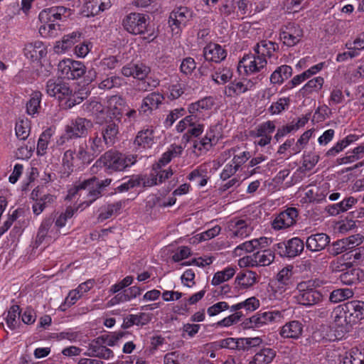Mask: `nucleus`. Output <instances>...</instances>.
<instances>
[{
	"label": "nucleus",
	"instance_id": "obj_1",
	"mask_svg": "<svg viewBox=\"0 0 364 364\" xmlns=\"http://www.w3.org/2000/svg\"><path fill=\"white\" fill-rule=\"evenodd\" d=\"M278 49L279 46L274 42L259 41L253 47L252 51L245 54L240 60L238 70L243 68L246 75L262 73L266 69L267 58H271Z\"/></svg>",
	"mask_w": 364,
	"mask_h": 364
},
{
	"label": "nucleus",
	"instance_id": "obj_2",
	"mask_svg": "<svg viewBox=\"0 0 364 364\" xmlns=\"http://www.w3.org/2000/svg\"><path fill=\"white\" fill-rule=\"evenodd\" d=\"M112 183V179L106 178L98 182L96 177L80 181L70 188L65 197L67 200H73L77 196H83V200L80 208H86L89 207L97 199L102 196V188L108 186Z\"/></svg>",
	"mask_w": 364,
	"mask_h": 364
},
{
	"label": "nucleus",
	"instance_id": "obj_3",
	"mask_svg": "<svg viewBox=\"0 0 364 364\" xmlns=\"http://www.w3.org/2000/svg\"><path fill=\"white\" fill-rule=\"evenodd\" d=\"M136 162V157L132 154H125L114 150H109L95 161V167L105 168L107 173L125 171Z\"/></svg>",
	"mask_w": 364,
	"mask_h": 364
},
{
	"label": "nucleus",
	"instance_id": "obj_4",
	"mask_svg": "<svg viewBox=\"0 0 364 364\" xmlns=\"http://www.w3.org/2000/svg\"><path fill=\"white\" fill-rule=\"evenodd\" d=\"M46 92L57 99L63 109H70L82 101V97L73 93L69 83L62 77L49 79L46 82Z\"/></svg>",
	"mask_w": 364,
	"mask_h": 364
},
{
	"label": "nucleus",
	"instance_id": "obj_5",
	"mask_svg": "<svg viewBox=\"0 0 364 364\" xmlns=\"http://www.w3.org/2000/svg\"><path fill=\"white\" fill-rule=\"evenodd\" d=\"M122 25L132 35H143L147 33V36L144 37L146 42H151L156 38L154 30L149 26V18L146 14L132 12L124 17Z\"/></svg>",
	"mask_w": 364,
	"mask_h": 364
},
{
	"label": "nucleus",
	"instance_id": "obj_6",
	"mask_svg": "<svg viewBox=\"0 0 364 364\" xmlns=\"http://www.w3.org/2000/svg\"><path fill=\"white\" fill-rule=\"evenodd\" d=\"M294 298L299 304L311 306L321 301L323 296L316 289L315 282L307 280L297 284Z\"/></svg>",
	"mask_w": 364,
	"mask_h": 364
},
{
	"label": "nucleus",
	"instance_id": "obj_7",
	"mask_svg": "<svg viewBox=\"0 0 364 364\" xmlns=\"http://www.w3.org/2000/svg\"><path fill=\"white\" fill-rule=\"evenodd\" d=\"M173 173L171 166L166 167L157 160L152 164L149 173L141 178V181L147 187L160 186L170 179Z\"/></svg>",
	"mask_w": 364,
	"mask_h": 364
},
{
	"label": "nucleus",
	"instance_id": "obj_8",
	"mask_svg": "<svg viewBox=\"0 0 364 364\" xmlns=\"http://www.w3.org/2000/svg\"><path fill=\"white\" fill-rule=\"evenodd\" d=\"M216 104L213 96H205L188 105L187 110L197 122L205 121L210 118Z\"/></svg>",
	"mask_w": 364,
	"mask_h": 364
},
{
	"label": "nucleus",
	"instance_id": "obj_9",
	"mask_svg": "<svg viewBox=\"0 0 364 364\" xmlns=\"http://www.w3.org/2000/svg\"><path fill=\"white\" fill-rule=\"evenodd\" d=\"M274 250L267 247L257 250L251 255L244 256L238 259L241 268L265 267L269 265L274 259Z\"/></svg>",
	"mask_w": 364,
	"mask_h": 364
},
{
	"label": "nucleus",
	"instance_id": "obj_10",
	"mask_svg": "<svg viewBox=\"0 0 364 364\" xmlns=\"http://www.w3.org/2000/svg\"><path fill=\"white\" fill-rule=\"evenodd\" d=\"M261 79L258 76L231 81L224 87L223 95L228 98L237 97L248 91L253 90Z\"/></svg>",
	"mask_w": 364,
	"mask_h": 364
},
{
	"label": "nucleus",
	"instance_id": "obj_11",
	"mask_svg": "<svg viewBox=\"0 0 364 364\" xmlns=\"http://www.w3.org/2000/svg\"><path fill=\"white\" fill-rule=\"evenodd\" d=\"M92 126V122L83 117H77L70 119L65 126L64 137L68 140L84 137Z\"/></svg>",
	"mask_w": 364,
	"mask_h": 364
},
{
	"label": "nucleus",
	"instance_id": "obj_12",
	"mask_svg": "<svg viewBox=\"0 0 364 364\" xmlns=\"http://www.w3.org/2000/svg\"><path fill=\"white\" fill-rule=\"evenodd\" d=\"M193 17L192 11L186 6L175 8L169 14L168 25L173 35H178Z\"/></svg>",
	"mask_w": 364,
	"mask_h": 364
},
{
	"label": "nucleus",
	"instance_id": "obj_13",
	"mask_svg": "<svg viewBox=\"0 0 364 364\" xmlns=\"http://www.w3.org/2000/svg\"><path fill=\"white\" fill-rule=\"evenodd\" d=\"M58 69L61 77L69 80L79 79L86 72V67L83 63L70 58L60 61Z\"/></svg>",
	"mask_w": 364,
	"mask_h": 364
},
{
	"label": "nucleus",
	"instance_id": "obj_14",
	"mask_svg": "<svg viewBox=\"0 0 364 364\" xmlns=\"http://www.w3.org/2000/svg\"><path fill=\"white\" fill-rule=\"evenodd\" d=\"M283 317L278 310L257 312L244 322L245 326L250 328H258L271 323L279 321Z\"/></svg>",
	"mask_w": 364,
	"mask_h": 364
},
{
	"label": "nucleus",
	"instance_id": "obj_15",
	"mask_svg": "<svg viewBox=\"0 0 364 364\" xmlns=\"http://www.w3.org/2000/svg\"><path fill=\"white\" fill-rule=\"evenodd\" d=\"M304 241L298 237H294L287 242H279L274 245V251L282 257L294 258L304 251Z\"/></svg>",
	"mask_w": 364,
	"mask_h": 364
},
{
	"label": "nucleus",
	"instance_id": "obj_16",
	"mask_svg": "<svg viewBox=\"0 0 364 364\" xmlns=\"http://www.w3.org/2000/svg\"><path fill=\"white\" fill-rule=\"evenodd\" d=\"M71 15V10L63 6H51L42 10L38 18L41 22L59 23L66 21Z\"/></svg>",
	"mask_w": 364,
	"mask_h": 364
},
{
	"label": "nucleus",
	"instance_id": "obj_17",
	"mask_svg": "<svg viewBox=\"0 0 364 364\" xmlns=\"http://www.w3.org/2000/svg\"><path fill=\"white\" fill-rule=\"evenodd\" d=\"M302 36L303 30L294 23H289L284 26L279 33L280 40L288 47L296 45L301 41Z\"/></svg>",
	"mask_w": 364,
	"mask_h": 364
},
{
	"label": "nucleus",
	"instance_id": "obj_18",
	"mask_svg": "<svg viewBox=\"0 0 364 364\" xmlns=\"http://www.w3.org/2000/svg\"><path fill=\"white\" fill-rule=\"evenodd\" d=\"M298 211L295 208H288L281 212L273 220L272 228L276 230L287 229L296 223Z\"/></svg>",
	"mask_w": 364,
	"mask_h": 364
},
{
	"label": "nucleus",
	"instance_id": "obj_19",
	"mask_svg": "<svg viewBox=\"0 0 364 364\" xmlns=\"http://www.w3.org/2000/svg\"><path fill=\"white\" fill-rule=\"evenodd\" d=\"M304 327L302 321L291 320L279 328V334L284 339L298 340L302 336Z\"/></svg>",
	"mask_w": 364,
	"mask_h": 364
},
{
	"label": "nucleus",
	"instance_id": "obj_20",
	"mask_svg": "<svg viewBox=\"0 0 364 364\" xmlns=\"http://www.w3.org/2000/svg\"><path fill=\"white\" fill-rule=\"evenodd\" d=\"M258 274L251 270L240 272L235 279V287L238 291H247L259 282Z\"/></svg>",
	"mask_w": 364,
	"mask_h": 364
},
{
	"label": "nucleus",
	"instance_id": "obj_21",
	"mask_svg": "<svg viewBox=\"0 0 364 364\" xmlns=\"http://www.w3.org/2000/svg\"><path fill=\"white\" fill-rule=\"evenodd\" d=\"M154 129L147 127L138 132L134 141V146L137 150H146L151 149L155 144Z\"/></svg>",
	"mask_w": 364,
	"mask_h": 364
},
{
	"label": "nucleus",
	"instance_id": "obj_22",
	"mask_svg": "<svg viewBox=\"0 0 364 364\" xmlns=\"http://www.w3.org/2000/svg\"><path fill=\"white\" fill-rule=\"evenodd\" d=\"M60 235V231L54 225V219L48 218L43 220L38 229L36 242L41 244L46 238L50 240L56 239Z\"/></svg>",
	"mask_w": 364,
	"mask_h": 364
},
{
	"label": "nucleus",
	"instance_id": "obj_23",
	"mask_svg": "<svg viewBox=\"0 0 364 364\" xmlns=\"http://www.w3.org/2000/svg\"><path fill=\"white\" fill-rule=\"evenodd\" d=\"M230 236L232 239H243L252 232L250 224L242 219H232L228 225Z\"/></svg>",
	"mask_w": 364,
	"mask_h": 364
},
{
	"label": "nucleus",
	"instance_id": "obj_24",
	"mask_svg": "<svg viewBox=\"0 0 364 364\" xmlns=\"http://www.w3.org/2000/svg\"><path fill=\"white\" fill-rule=\"evenodd\" d=\"M346 269H342L343 272L340 277V281L346 285H353L359 283L364 277V272L360 268L353 267L351 262L346 263Z\"/></svg>",
	"mask_w": 364,
	"mask_h": 364
},
{
	"label": "nucleus",
	"instance_id": "obj_25",
	"mask_svg": "<svg viewBox=\"0 0 364 364\" xmlns=\"http://www.w3.org/2000/svg\"><path fill=\"white\" fill-rule=\"evenodd\" d=\"M348 323L354 324L364 318V301L353 300L343 304Z\"/></svg>",
	"mask_w": 364,
	"mask_h": 364
},
{
	"label": "nucleus",
	"instance_id": "obj_26",
	"mask_svg": "<svg viewBox=\"0 0 364 364\" xmlns=\"http://www.w3.org/2000/svg\"><path fill=\"white\" fill-rule=\"evenodd\" d=\"M203 54L206 61L219 63L225 59L227 51L222 46L210 43L203 48Z\"/></svg>",
	"mask_w": 364,
	"mask_h": 364
},
{
	"label": "nucleus",
	"instance_id": "obj_27",
	"mask_svg": "<svg viewBox=\"0 0 364 364\" xmlns=\"http://www.w3.org/2000/svg\"><path fill=\"white\" fill-rule=\"evenodd\" d=\"M24 55L32 61H39L47 55L46 46L40 41H36L26 45Z\"/></svg>",
	"mask_w": 364,
	"mask_h": 364
},
{
	"label": "nucleus",
	"instance_id": "obj_28",
	"mask_svg": "<svg viewBox=\"0 0 364 364\" xmlns=\"http://www.w3.org/2000/svg\"><path fill=\"white\" fill-rule=\"evenodd\" d=\"M330 243V237L326 233L312 234L306 238L305 245L311 252H320Z\"/></svg>",
	"mask_w": 364,
	"mask_h": 364
},
{
	"label": "nucleus",
	"instance_id": "obj_29",
	"mask_svg": "<svg viewBox=\"0 0 364 364\" xmlns=\"http://www.w3.org/2000/svg\"><path fill=\"white\" fill-rule=\"evenodd\" d=\"M83 355L87 357H96L100 359L109 360L114 357V352L98 341H94L88 345L87 350Z\"/></svg>",
	"mask_w": 364,
	"mask_h": 364
},
{
	"label": "nucleus",
	"instance_id": "obj_30",
	"mask_svg": "<svg viewBox=\"0 0 364 364\" xmlns=\"http://www.w3.org/2000/svg\"><path fill=\"white\" fill-rule=\"evenodd\" d=\"M216 142L213 132H208L203 138L193 141V152L197 156H201L208 151Z\"/></svg>",
	"mask_w": 364,
	"mask_h": 364
},
{
	"label": "nucleus",
	"instance_id": "obj_31",
	"mask_svg": "<svg viewBox=\"0 0 364 364\" xmlns=\"http://www.w3.org/2000/svg\"><path fill=\"white\" fill-rule=\"evenodd\" d=\"M164 100V95L159 92H153L147 95L142 100L139 112L144 114H149L153 110L159 108Z\"/></svg>",
	"mask_w": 364,
	"mask_h": 364
},
{
	"label": "nucleus",
	"instance_id": "obj_32",
	"mask_svg": "<svg viewBox=\"0 0 364 364\" xmlns=\"http://www.w3.org/2000/svg\"><path fill=\"white\" fill-rule=\"evenodd\" d=\"M111 6V0H90L85 4L83 13L87 17L95 16Z\"/></svg>",
	"mask_w": 364,
	"mask_h": 364
},
{
	"label": "nucleus",
	"instance_id": "obj_33",
	"mask_svg": "<svg viewBox=\"0 0 364 364\" xmlns=\"http://www.w3.org/2000/svg\"><path fill=\"white\" fill-rule=\"evenodd\" d=\"M272 242V240L270 237H261L242 242L235 249V251L237 252L239 250H243L245 252H252L259 249L267 247Z\"/></svg>",
	"mask_w": 364,
	"mask_h": 364
},
{
	"label": "nucleus",
	"instance_id": "obj_34",
	"mask_svg": "<svg viewBox=\"0 0 364 364\" xmlns=\"http://www.w3.org/2000/svg\"><path fill=\"white\" fill-rule=\"evenodd\" d=\"M357 203V198L348 196L338 203L327 205L326 210L329 215L335 216L351 209Z\"/></svg>",
	"mask_w": 364,
	"mask_h": 364
},
{
	"label": "nucleus",
	"instance_id": "obj_35",
	"mask_svg": "<svg viewBox=\"0 0 364 364\" xmlns=\"http://www.w3.org/2000/svg\"><path fill=\"white\" fill-rule=\"evenodd\" d=\"M232 76V70L230 67L223 65L215 68L210 75L211 80L218 85H223L229 82Z\"/></svg>",
	"mask_w": 364,
	"mask_h": 364
},
{
	"label": "nucleus",
	"instance_id": "obj_36",
	"mask_svg": "<svg viewBox=\"0 0 364 364\" xmlns=\"http://www.w3.org/2000/svg\"><path fill=\"white\" fill-rule=\"evenodd\" d=\"M292 73L293 69L290 65H280L271 74L270 82L273 85H281L292 75Z\"/></svg>",
	"mask_w": 364,
	"mask_h": 364
},
{
	"label": "nucleus",
	"instance_id": "obj_37",
	"mask_svg": "<svg viewBox=\"0 0 364 364\" xmlns=\"http://www.w3.org/2000/svg\"><path fill=\"white\" fill-rule=\"evenodd\" d=\"M323 84V77L321 76L315 77L303 85L299 90V95L303 97H307L313 93H318L321 90Z\"/></svg>",
	"mask_w": 364,
	"mask_h": 364
},
{
	"label": "nucleus",
	"instance_id": "obj_38",
	"mask_svg": "<svg viewBox=\"0 0 364 364\" xmlns=\"http://www.w3.org/2000/svg\"><path fill=\"white\" fill-rule=\"evenodd\" d=\"M87 146L95 157L105 151V149L109 147L107 141L99 132H95L89 137Z\"/></svg>",
	"mask_w": 364,
	"mask_h": 364
},
{
	"label": "nucleus",
	"instance_id": "obj_39",
	"mask_svg": "<svg viewBox=\"0 0 364 364\" xmlns=\"http://www.w3.org/2000/svg\"><path fill=\"white\" fill-rule=\"evenodd\" d=\"M277 351L269 347H264L257 352L249 364H269L276 357Z\"/></svg>",
	"mask_w": 364,
	"mask_h": 364
},
{
	"label": "nucleus",
	"instance_id": "obj_40",
	"mask_svg": "<svg viewBox=\"0 0 364 364\" xmlns=\"http://www.w3.org/2000/svg\"><path fill=\"white\" fill-rule=\"evenodd\" d=\"M81 36L80 31H73L65 35L60 41H58L54 47L57 53H65L70 49Z\"/></svg>",
	"mask_w": 364,
	"mask_h": 364
},
{
	"label": "nucleus",
	"instance_id": "obj_41",
	"mask_svg": "<svg viewBox=\"0 0 364 364\" xmlns=\"http://www.w3.org/2000/svg\"><path fill=\"white\" fill-rule=\"evenodd\" d=\"M124 201L119 200L102 206L100 209V213L97 216V222L102 223L110 218L113 215L119 213L124 206Z\"/></svg>",
	"mask_w": 364,
	"mask_h": 364
},
{
	"label": "nucleus",
	"instance_id": "obj_42",
	"mask_svg": "<svg viewBox=\"0 0 364 364\" xmlns=\"http://www.w3.org/2000/svg\"><path fill=\"white\" fill-rule=\"evenodd\" d=\"M77 163L78 162L76 160L75 152L71 149L65 151L63 157L62 176L68 177L73 171L74 167H80L76 166Z\"/></svg>",
	"mask_w": 364,
	"mask_h": 364
},
{
	"label": "nucleus",
	"instance_id": "obj_43",
	"mask_svg": "<svg viewBox=\"0 0 364 364\" xmlns=\"http://www.w3.org/2000/svg\"><path fill=\"white\" fill-rule=\"evenodd\" d=\"M341 364H364V348H351L345 353Z\"/></svg>",
	"mask_w": 364,
	"mask_h": 364
},
{
	"label": "nucleus",
	"instance_id": "obj_44",
	"mask_svg": "<svg viewBox=\"0 0 364 364\" xmlns=\"http://www.w3.org/2000/svg\"><path fill=\"white\" fill-rule=\"evenodd\" d=\"M183 151V148L182 146L175 144H171L167 148L166 151L162 154L158 161L167 166L173 159L180 157Z\"/></svg>",
	"mask_w": 364,
	"mask_h": 364
},
{
	"label": "nucleus",
	"instance_id": "obj_45",
	"mask_svg": "<svg viewBox=\"0 0 364 364\" xmlns=\"http://www.w3.org/2000/svg\"><path fill=\"white\" fill-rule=\"evenodd\" d=\"M100 134L108 144V146H112L117 141L119 127L115 122H109L103 127Z\"/></svg>",
	"mask_w": 364,
	"mask_h": 364
},
{
	"label": "nucleus",
	"instance_id": "obj_46",
	"mask_svg": "<svg viewBox=\"0 0 364 364\" xmlns=\"http://www.w3.org/2000/svg\"><path fill=\"white\" fill-rule=\"evenodd\" d=\"M41 25L39 27L38 31L40 35L43 38H55L58 36L61 30L59 23L53 22H41Z\"/></svg>",
	"mask_w": 364,
	"mask_h": 364
},
{
	"label": "nucleus",
	"instance_id": "obj_47",
	"mask_svg": "<svg viewBox=\"0 0 364 364\" xmlns=\"http://www.w3.org/2000/svg\"><path fill=\"white\" fill-rule=\"evenodd\" d=\"M235 272L236 267L228 266L223 270L218 271L214 274L211 284L214 286L220 285L231 279L235 275Z\"/></svg>",
	"mask_w": 364,
	"mask_h": 364
},
{
	"label": "nucleus",
	"instance_id": "obj_48",
	"mask_svg": "<svg viewBox=\"0 0 364 364\" xmlns=\"http://www.w3.org/2000/svg\"><path fill=\"white\" fill-rule=\"evenodd\" d=\"M76 160L78 163L76 166H83L90 164L95 158V156L91 152L87 146V143L85 145H80L77 154H75Z\"/></svg>",
	"mask_w": 364,
	"mask_h": 364
},
{
	"label": "nucleus",
	"instance_id": "obj_49",
	"mask_svg": "<svg viewBox=\"0 0 364 364\" xmlns=\"http://www.w3.org/2000/svg\"><path fill=\"white\" fill-rule=\"evenodd\" d=\"M42 93L40 91H34L31 93L29 100L26 103V112L34 116L38 113L42 100Z\"/></svg>",
	"mask_w": 364,
	"mask_h": 364
},
{
	"label": "nucleus",
	"instance_id": "obj_50",
	"mask_svg": "<svg viewBox=\"0 0 364 364\" xmlns=\"http://www.w3.org/2000/svg\"><path fill=\"white\" fill-rule=\"evenodd\" d=\"M31 121L26 118H19L15 125L16 136L19 140H26L29 136Z\"/></svg>",
	"mask_w": 364,
	"mask_h": 364
},
{
	"label": "nucleus",
	"instance_id": "obj_51",
	"mask_svg": "<svg viewBox=\"0 0 364 364\" xmlns=\"http://www.w3.org/2000/svg\"><path fill=\"white\" fill-rule=\"evenodd\" d=\"M290 102L291 100L289 97H279L276 102L271 104L268 107L267 111L272 115L280 114L289 109Z\"/></svg>",
	"mask_w": 364,
	"mask_h": 364
},
{
	"label": "nucleus",
	"instance_id": "obj_52",
	"mask_svg": "<svg viewBox=\"0 0 364 364\" xmlns=\"http://www.w3.org/2000/svg\"><path fill=\"white\" fill-rule=\"evenodd\" d=\"M123 180L124 181L114 188L115 193L127 192L130 189L139 186L142 182L141 178H140L139 176L135 175H133L128 178H124Z\"/></svg>",
	"mask_w": 364,
	"mask_h": 364
},
{
	"label": "nucleus",
	"instance_id": "obj_53",
	"mask_svg": "<svg viewBox=\"0 0 364 364\" xmlns=\"http://www.w3.org/2000/svg\"><path fill=\"white\" fill-rule=\"evenodd\" d=\"M345 310L343 304L336 307L331 314L333 323L338 327H343L347 325H351L348 323V318H347V314Z\"/></svg>",
	"mask_w": 364,
	"mask_h": 364
},
{
	"label": "nucleus",
	"instance_id": "obj_54",
	"mask_svg": "<svg viewBox=\"0 0 364 364\" xmlns=\"http://www.w3.org/2000/svg\"><path fill=\"white\" fill-rule=\"evenodd\" d=\"M21 313V308L18 305H12L9 308L6 318V323L9 329L14 330L18 326L17 318L20 317Z\"/></svg>",
	"mask_w": 364,
	"mask_h": 364
},
{
	"label": "nucleus",
	"instance_id": "obj_55",
	"mask_svg": "<svg viewBox=\"0 0 364 364\" xmlns=\"http://www.w3.org/2000/svg\"><path fill=\"white\" fill-rule=\"evenodd\" d=\"M53 136V132L51 129H47L40 135V137L37 144L36 153L38 156H43L46 153L48 144Z\"/></svg>",
	"mask_w": 364,
	"mask_h": 364
},
{
	"label": "nucleus",
	"instance_id": "obj_56",
	"mask_svg": "<svg viewBox=\"0 0 364 364\" xmlns=\"http://www.w3.org/2000/svg\"><path fill=\"white\" fill-rule=\"evenodd\" d=\"M354 292L351 289L343 288L333 290L329 296L332 303H339L353 296Z\"/></svg>",
	"mask_w": 364,
	"mask_h": 364
},
{
	"label": "nucleus",
	"instance_id": "obj_57",
	"mask_svg": "<svg viewBox=\"0 0 364 364\" xmlns=\"http://www.w3.org/2000/svg\"><path fill=\"white\" fill-rule=\"evenodd\" d=\"M197 63L191 57L183 58L179 65L180 73L186 77H190L196 70Z\"/></svg>",
	"mask_w": 364,
	"mask_h": 364
},
{
	"label": "nucleus",
	"instance_id": "obj_58",
	"mask_svg": "<svg viewBox=\"0 0 364 364\" xmlns=\"http://www.w3.org/2000/svg\"><path fill=\"white\" fill-rule=\"evenodd\" d=\"M313 130L309 129L304 132L297 139L294 146L291 149V154H297L307 145L310 138L312 136Z\"/></svg>",
	"mask_w": 364,
	"mask_h": 364
},
{
	"label": "nucleus",
	"instance_id": "obj_59",
	"mask_svg": "<svg viewBox=\"0 0 364 364\" xmlns=\"http://www.w3.org/2000/svg\"><path fill=\"white\" fill-rule=\"evenodd\" d=\"M124 79L119 76L112 75L102 80L98 87L102 90H110L114 87H119L124 84Z\"/></svg>",
	"mask_w": 364,
	"mask_h": 364
},
{
	"label": "nucleus",
	"instance_id": "obj_60",
	"mask_svg": "<svg viewBox=\"0 0 364 364\" xmlns=\"http://www.w3.org/2000/svg\"><path fill=\"white\" fill-rule=\"evenodd\" d=\"M276 126L274 121L268 120L259 124L255 129L256 136H272Z\"/></svg>",
	"mask_w": 364,
	"mask_h": 364
},
{
	"label": "nucleus",
	"instance_id": "obj_61",
	"mask_svg": "<svg viewBox=\"0 0 364 364\" xmlns=\"http://www.w3.org/2000/svg\"><path fill=\"white\" fill-rule=\"evenodd\" d=\"M242 316V312H235L214 323L213 326L229 327L240 322Z\"/></svg>",
	"mask_w": 364,
	"mask_h": 364
},
{
	"label": "nucleus",
	"instance_id": "obj_62",
	"mask_svg": "<svg viewBox=\"0 0 364 364\" xmlns=\"http://www.w3.org/2000/svg\"><path fill=\"white\" fill-rule=\"evenodd\" d=\"M119 65V60L116 56L109 55L104 58L100 60L97 64V68L100 71H105L113 70Z\"/></svg>",
	"mask_w": 364,
	"mask_h": 364
},
{
	"label": "nucleus",
	"instance_id": "obj_63",
	"mask_svg": "<svg viewBox=\"0 0 364 364\" xmlns=\"http://www.w3.org/2000/svg\"><path fill=\"white\" fill-rule=\"evenodd\" d=\"M349 250L346 240L343 238L333 242L328 248V252L333 256H337L341 253L348 252Z\"/></svg>",
	"mask_w": 364,
	"mask_h": 364
},
{
	"label": "nucleus",
	"instance_id": "obj_64",
	"mask_svg": "<svg viewBox=\"0 0 364 364\" xmlns=\"http://www.w3.org/2000/svg\"><path fill=\"white\" fill-rule=\"evenodd\" d=\"M364 154V144L355 147L349 155L340 159V164H348L354 162L363 157Z\"/></svg>",
	"mask_w": 364,
	"mask_h": 364
}]
</instances>
